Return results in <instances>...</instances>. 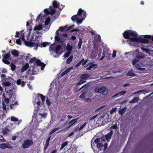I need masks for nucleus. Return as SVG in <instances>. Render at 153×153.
I'll return each instance as SVG.
<instances>
[{
    "label": "nucleus",
    "instance_id": "nucleus-1",
    "mask_svg": "<svg viewBox=\"0 0 153 153\" xmlns=\"http://www.w3.org/2000/svg\"><path fill=\"white\" fill-rule=\"evenodd\" d=\"M53 5L54 8L53 7L50 6L49 9H46L44 10L45 14L43 16H42L41 13L38 16L36 21H39L40 23L43 22L45 21V25H47L49 24L50 21V19L49 17V15L51 14V16H53L55 13H56V16L55 17V18H57L59 15V13L57 12L55 8H58L60 10H62L64 7V6L61 5L59 3L56 1H54L53 2Z\"/></svg>",
    "mask_w": 153,
    "mask_h": 153
},
{
    "label": "nucleus",
    "instance_id": "nucleus-2",
    "mask_svg": "<svg viewBox=\"0 0 153 153\" xmlns=\"http://www.w3.org/2000/svg\"><path fill=\"white\" fill-rule=\"evenodd\" d=\"M23 31H21L20 33L18 32H16L15 36L18 37L19 36V35H21L22 40L24 42L25 45L27 46L45 47L46 46L49 45H50V43L48 42H42L37 35H34L33 34V36H32L28 34L27 38L28 41H27L24 38V34L22 33Z\"/></svg>",
    "mask_w": 153,
    "mask_h": 153
},
{
    "label": "nucleus",
    "instance_id": "nucleus-3",
    "mask_svg": "<svg viewBox=\"0 0 153 153\" xmlns=\"http://www.w3.org/2000/svg\"><path fill=\"white\" fill-rule=\"evenodd\" d=\"M74 26V25L69 27L65 26L64 27H60L56 32L57 35L55 37L56 41L59 44L63 45L64 41L66 40L67 37V34L63 33V32L65 31H68L70 30Z\"/></svg>",
    "mask_w": 153,
    "mask_h": 153
},
{
    "label": "nucleus",
    "instance_id": "nucleus-4",
    "mask_svg": "<svg viewBox=\"0 0 153 153\" xmlns=\"http://www.w3.org/2000/svg\"><path fill=\"white\" fill-rule=\"evenodd\" d=\"M105 141V140L102 138H97L94 140L93 139L91 141V148L94 152L98 153L102 149V148L103 147L102 142Z\"/></svg>",
    "mask_w": 153,
    "mask_h": 153
},
{
    "label": "nucleus",
    "instance_id": "nucleus-5",
    "mask_svg": "<svg viewBox=\"0 0 153 153\" xmlns=\"http://www.w3.org/2000/svg\"><path fill=\"white\" fill-rule=\"evenodd\" d=\"M86 12L84 10L80 8L77 14L71 17V20L74 21L75 20L78 25L81 24L86 17Z\"/></svg>",
    "mask_w": 153,
    "mask_h": 153
},
{
    "label": "nucleus",
    "instance_id": "nucleus-6",
    "mask_svg": "<svg viewBox=\"0 0 153 153\" xmlns=\"http://www.w3.org/2000/svg\"><path fill=\"white\" fill-rule=\"evenodd\" d=\"M124 38L129 39L132 42H139V38L137 33L134 31L128 30L125 31L123 34Z\"/></svg>",
    "mask_w": 153,
    "mask_h": 153
},
{
    "label": "nucleus",
    "instance_id": "nucleus-7",
    "mask_svg": "<svg viewBox=\"0 0 153 153\" xmlns=\"http://www.w3.org/2000/svg\"><path fill=\"white\" fill-rule=\"evenodd\" d=\"M49 51L51 52H54L59 55L63 52L62 47L60 45L56 46L55 44L51 45L49 48Z\"/></svg>",
    "mask_w": 153,
    "mask_h": 153
},
{
    "label": "nucleus",
    "instance_id": "nucleus-8",
    "mask_svg": "<svg viewBox=\"0 0 153 153\" xmlns=\"http://www.w3.org/2000/svg\"><path fill=\"white\" fill-rule=\"evenodd\" d=\"M9 95V96L10 97L9 100L8 98H4V100H2V104H6V105H8L9 102L10 104V105H14V104H16V103L14 102V103H13L16 100L15 99V94H13V93L11 95Z\"/></svg>",
    "mask_w": 153,
    "mask_h": 153
},
{
    "label": "nucleus",
    "instance_id": "nucleus-9",
    "mask_svg": "<svg viewBox=\"0 0 153 153\" xmlns=\"http://www.w3.org/2000/svg\"><path fill=\"white\" fill-rule=\"evenodd\" d=\"M10 83L8 81L4 82L2 85L5 87V90L6 92L8 95H11L13 94V91L14 90L13 88L10 86Z\"/></svg>",
    "mask_w": 153,
    "mask_h": 153
},
{
    "label": "nucleus",
    "instance_id": "nucleus-10",
    "mask_svg": "<svg viewBox=\"0 0 153 153\" xmlns=\"http://www.w3.org/2000/svg\"><path fill=\"white\" fill-rule=\"evenodd\" d=\"M95 92L97 93H102L103 95L106 94L108 91V89L105 86L101 88L97 87L94 90Z\"/></svg>",
    "mask_w": 153,
    "mask_h": 153
},
{
    "label": "nucleus",
    "instance_id": "nucleus-11",
    "mask_svg": "<svg viewBox=\"0 0 153 153\" xmlns=\"http://www.w3.org/2000/svg\"><path fill=\"white\" fill-rule=\"evenodd\" d=\"M33 143V141L31 140L27 139L24 141L22 144V147L24 149H26L32 146Z\"/></svg>",
    "mask_w": 153,
    "mask_h": 153
},
{
    "label": "nucleus",
    "instance_id": "nucleus-12",
    "mask_svg": "<svg viewBox=\"0 0 153 153\" xmlns=\"http://www.w3.org/2000/svg\"><path fill=\"white\" fill-rule=\"evenodd\" d=\"M38 60H37L36 58L34 57L33 58L31 59L29 61V62L31 63H33L34 62L36 63V64H35L33 66V68L32 69V71H33V73L35 74H36V72L38 71L37 69L35 67H37V65H36V61Z\"/></svg>",
    "mask_w": 153,
    "mask_h": 153
},
{
    "label": "nucleus",
    "instance_id": "nucleus-13",
    "mask_svg": "<svg viewBox=\"0 0 153 153\" xmlns=\"http://www.w3.org/2000/svg\"><path fill=\"white\" fill-rule=\"evenodd\" d=\"M89 76L88 74H84L80 76L79 81L77 83V85H79L85 82Z\"/></svg>",
    "mask_w": 153,
    "mask_h": 153
},
{
    "label": "nucleus",
    "instance_id": "nucleus-14",
    "mask_svg": "<svg viewBox=\"0 0 153 153\" xmlns=\"http://www.w3.org/2000/svg\"><path fill=\"white\" fill-rule=\"evenodd\" d=\"M144 57V55L142 53H140L136 56L135 58L133 60L132 63L133 65H135L137 63L139 60Z\"/></svg>",
    "mask_w": 153,
    "mask_h": 153
},
{
    "label": "nucleus",
    "instance_id": "nucleus-15",
    "mask_svg": "<svg viewBox=\"0 0 153 153\" xmlns=\"http://www.w3.org/2000/svg\"><path fill=\"white\" fill-rule=\"evenodd\" d=\"M95 52L91 53L90 54V56L91 58L95 59L96 58L97 53L98 52V48L96 46H94Z\"/></svg>",
    "mask_w": 153,
    "mask_h": 153
},
{
    "label": "nucleus",
    "instance_id": "nucleus-16",
    "mask_svg": "<svg viewBox=\"0 0 153 153\" xmlns=\"http://www.w3.org/2000/svg\"><path fill=\"white\" fill-rule=\"evenodd\" d=\"M42 28V25L39 24L38 25H36L33 29L34 33L37 34L39 33Z\"/></svg>",
    "mask_w": 153,
    "mask_h": 153
},
{
    "label": "nucleus",
    "instance_id": "nucleus-17",
    "mask_svg": "<svg viewBox=\"0 0 153 153\" xmlns=\"http://www.w3.org/2000/svg\"><path fill=\"white\" fill-rule=\"evenodd\" d=\"M109 115L107 113H104L102 114L100 117L98 119V121H101V120H105V121L109 119Z\"/></svg>",
    "mask_w": 153,
    "mask_h": 153
},
{
    "label": "nucleus",
    "instance_id": "nucleus-18",
    "mask_svg": "<svg viewBox=\"0 0 153 153\" xmlns=\"http://www.w3.org/2000/svg\"><path fill=\"white\" fill-rule=\"evenodd\" d=\"M36 65H37V67H38V66H41V69L42 70L44 69L45 65V64L43 63L39 59H38V60L37 61Z\"/></svg>",
    "mask_w": 153,
    "mask_h": 153
},
{
    "label": "nucleus",
    "instance_id": "nucleus-19",
    "mask_svg": "<svg viewBox=\"0 0 153 153\" xmlns=\"http://www.w3.org/2000/svg\"><path fill=\"white\" fill-rule=\"evenodd\" d=\"M45 97L42 94H39L37 96V98H38L39 101H41L42 104L45 101Z\"/></svg>",
    "mask_w": 153,
    "mask_h": 153
},
{
    "label": "nucleus",
    "instance_id": "nucleus-20",
    "mask_svg": "<svg viewBox=\"0 0 153 153\" xmlns=\"http://www.w3.org/2000/svg\"><path fill=\"white\" fill-rule=\"evenodd\" d=\"M0 148L5 149V148H10V146L8 143H2L0 144Z\"/></svg>",
    "mask_w": 153,
    "mask_h": 153
},
{
    "label": "nucleus",
    "instance_id": "nucleus-21",
    "mask_svg": "<svg viewBox=\"0 0 153 153\" xmlns=\"http://www.w3.org/2000/svg\"><path fill=\"white\" fill-rule=\"evenodd\" d=\"M2 133L4 135L8 134L10 133V130L8 128H5L2 129Z\"/></svg>",
    "mask_w": 153,
    "mask_h": 153
},
{
    "label": "nucleus",
    "instance_id": "nucleus-22",
    "mask_svg": "<svg viewBox=\"0 0 153 153\" xmlns=\"http://www.w3.org/2000/svg\"><path fill=\"white\" fill-rule=\"evenodd\" d=\"M28 63L25 64L21 68V72H24L26 71L29 67Z\"/></svg>",
    "mask_w": 153,
    "mask_h": 153
},
{
    "label": "nucleus",
    "instance_id": "nucleus-23",
    "mask_svg": "<svg viewBox=\"0 0 153 153\" xmlns=\"http://www.w3.org/2000/svg\"><path fill=\"white\" fill-rule=\"evenodd\" d=\"M16 83L18 85H21V86L22 87H23L25 85V82L23 81H22L21 79H19L17 80Z\"/></svg>",
    "mask_w": 153,
    "mask_h": 153
},
{
    "label": "nucleus",
    "instance_id": "nucleus-24",
    "mask_svg": "<svg viewBox=\"0 0 153 153\" xmlns=\"http://www.w3.org/2000/svg\"><path fill=\"white\" fill-rule=\"evenodd\" d=\"M78 119L76 118L75 119L72 120L69 123V124L70 125L67 127V129H68L69 128H70L72 125H73L76 122L77 120Z\"/></svg>",
    "mask_w": 153,
    "mask_h": 153
},
{
    "label": "nucleus",
    "instance_id": "nucleus-25",
    "mask_svg": "<svg viewBox=\"0 0 153 153\" xmlns=\"http://www.w3.org/2000/svg\"><path fill=\"white\" fill-rule=\"evenodd\" d=\"M126 93V91H122L117 94H115V95L112 96V97L113 99L117 97H119L120 96L123 94L125 93Z\"/></svg>",
    "mask_w": 153,
    "mask_h": 153
},
{
    "label": "nucleus",
    "instance_id": "nucleus-26",
    "mask_svg": "<svg viewBox=\"0 0 153 153\" xmlns=\"http://www.w3.org/2000/svg\"><path fill=\"white\" fill-rule=\"evenodd\" d=\"M11 53L13 56L17 57L19 55V52L18 51L14 49L11 51Z\"/></svg>",
    "mask_w": 153,
    "mask_h": 153
},
{
    "label": "nucleus",
    "instance_id": "nucleus-27",
    "mask_svg": "<svg viewBox=\"0 0 153 153\" xmlns=\"http://www.w3.org/2000/svg\"><path fill=\"white\" fill-rule=\"evenodd\" d=\"M112 132L111 131L110 133H108L105 136V137L106 140L108 142L111 139V137L112 134Z\"/></svg>",
    "mask_w": 153,
    "mask_h": 153
},
{
    "label": "nucleus",
    "instance_id": "nucleus-28",
    "mask_svg": "<svg viewBox=\"0 0 153 153\" xmlns=\"http://www.w3.org/2000/svg\"><path fill=\"white\" fill-rule=\"evenodd\" d=\"M33 103L34 104H37L38 105H40L41 103V101H39L38 98H37V97L33 100Z\"/></svg>",
    "mask_w": 153,
    "mask_h": 153
},
{
    "label": "nucleus",
    "instance_id": "nucleus-29",
    "mask_svg": "<svg viewBox=\"0 0 153 153\" xmlns=\"http://www.w3.org/2000/svg\"><path fill=\"white\" fill-rule=\"evenodd\" d=\"M73 69L72 67H70L68 68L66 71L63 72L61 76H63L67 73H69L70 71Z\"/></svg>",
    "mask_w": 153,
    "mask_h": 153
},
{
    "label": "nucleus",
    "instance_id": "nucleus-30",
    "mask_svg": "<svg viewBox=\"0 0 153 153\" xmlns=\"http://www.w3.org/2000/svg\"><path fill=\"white\" fill-rule=\"evenodd\" d=\"M66 49L68 51L71 52L72 49V46L71 43H68L66 47Z\"/></svg>",
    "mask_w": 153,
    "mask_h": 153
},
{
    "label": "nucleus",
    "instance_id": "nucleus-31",
    "mask_svg": "<svg viewBox=\"0 0 153 153\" xmlns=\"http://www.w3.org/2000/svg\"><path fill=\"white\" fill-rule=\"evenodd\" d=\"M87 124L86 122H85L84 123L83 125H82V126H81L80 127H77L76 128L75 130L74 131H77V130H80L82 129Z\"/></svg>",
    "mask_w": 153,
    "mask_h": 153
},
{
    "label": "nucleus",
    "instance_id": "nucleus-32",
    "mask_svg": "<svg viewBox=\"0 0 153 153\" xmlns=\"http://www.w3.org/2000/svg\"><path fill=\"white\" fill-rule=\"evenodd\" d=\"M132 70L131 71H129L127 73V75L128 76H130L132 77H133L136 76V74L135 73L132 72Z\"/></svg>",
    "mask_w": 153,
    "mask_h": 153
},
{
    "label": "nucleus",
    "instance_id": "nucleus-33",
    "mask_svg": "<svg viewBox=\"0 0 153 153\" xmlns=\"http://www.w3.org/2000/svg\"><path fill=\"white\" fill-rule=\"evenodd\" d=\"M126 108H123L120 109L119 111V113L121 115H122L125 112Z\"/></svg>",
    "mask_w": 153,
    "mask_h": 153
},
{
    "label": "nucleus",
    "instance_id": "nucleus-34",
    "mask_svg": "<svg viewBox=\"0 0 153 153\" xmlns=\"http://www.w3.org/2000/svg\"><path fill=\"white\" fill-rule=\"evenodd\" d=\"M10 56V52H9L8 53L4 54V55H3V59H9V58Z\"/></svg>",
    "mask_w": 153,
    "mask_h": 153
},
{
    "label": "nucleus",
    "instance_id": "nucleus-35",
    "mask_svg": "<svg viewBox=\"0 0 153 153\" xmlns=\"http://www.w3.org/2000/svg\"><path fill=\"white\" fill-rule=\"evenodd\" d=\"M139 100V98L138 97H135L133 100L129 102V103H135L138 101Z\"/></svg>",
    "mask_w": 153,
    "mask_h": 153
},
{
    "label": "nucleus",
    "instance_id": "nucleus-36",
    "mask_svg": "<svg viewBox=\"0 0 153 153\" xmlns=\"http://www.w3.org/2000/svg\"><path fill=\"white\" fill-rule=\"evenodd\" d=\"M51 137V136H50L48 137V138L47 139V141H46V143L45 144V149H46L48 147V146L49 144L50 140Z\"/></svg>",
    "mask_w": 153,
    "mask_h": 153
},
{
    "label": "nucleus",
    "instance_id": "nucleus-37",
    "mask_svg": "<svg viewBox=\"0 0 153 153\" xmlns=\"http://www.w3.org/2000/svg\"><path fill=\"white\" fill-rule=\"evenodd\" d=\"M5 115L2 111L0 112V120H2L5 117Z\"/></svg>",
    "mask_w": 153,
    "mask_h": 153
},
{
    "label": "nucleus",
    "instance_id": "nucleus-38",
    "mask_svg": "<svg viewBox=\"0 0 153 153\" xmlns=\"http://www.w3.org/2000/svg\"><path fill=\"white\" fill-rule=\"evenodd\" d=\"M100 35L97 34H95L94 37V40L97 41H100Z\"/></svg>",
    "mask_w": 153,
    "mask_h": 153
},
{
    "label": "nucleus",
    "instance_id": "nucleus-39",
    "mask_svg": "<svg viewBox=\"0 0 153 153\" xmlns=\"http://www.w3.org/2000/svg\"><path fill=\"white\" fill-rule=\"evenodd\" d=\"M135 68L141 71H144L145 70V68H141L140 66L138 65H135Z\"/></svg>",
    "mask_w": 153,
    "mask_h": 153
},
{
    "label": "nucleus",
    "instance_id": "nucleus-40",
    "mask_svg": "<svg viewBox=\"0 0 153 153\" xmlns=\"http://www.w3.org/2000/svg\"><path fill=\"white\" fill-rule=\"evenodd\" d=\"M10 67L12 71H13L15 70L16 66L13 63H12L10 65Z\"/></svg>",
    "mask_w": 153,
    "mask_h": 153
},
{
    "label": "nucleus",
    "instance_id": "nucleus-41",
    "mask_svg": "<svg viewBox=\"0 0 153 153\" xmlns=\"http://www.w3.org/2000/svg\"><path fill=\"white\" fill-rule=\"evenodd\" d=\"M11 120L13 122H17L19 121L18 119L15 117H11Z\"/></svg>",
    "mask_w": 153,
    "mask_h": 153
},
{
    "label": "nucleus",
    "instance_id": "nucleus-42",
    "mask_svg": "<svg viewBox=\"0 0 153 153\" xmlns=\"http://www.w3.org/2000/svg\"><path fill=\"white\" fill-rule=\"evenodd\" d=\"M36 119L35 118H33L32 121V123L33 124H34L35 125H38V122L36 121Z\"/></svg>",
    "mask_w": 153,
    "mask_h": 153
},
{
    "label": "nucleus",
    "instance_id": "nucleus-43",
    "mask_svg": "<svg viewBox=\"0 0 153 153\" xmlns=\"http://www.w3.org/2000/svg\"><path fill=\"white\" fill-rule=\"evenodd\" d=\"M68 144V142L66 141L63 143L62 144L61 147L60 148V149H62L65 146H66Z\"/></svg>",
    "mask_w": 153,
    "mask_h": 153
},
{
    "label": "nucleus",
    "instance_id": "nucleus-44",
    "mask_svg": "<svg viewBox=\"0 0 153 153\" xmlns=\"http://www.w3.org/2000/svg\"><path fill=\"white\" fill-rule=\"evenodd\" d=\"M88 62V60L86 59L85 60L84 59H82L81 61V63L82 65H84L86 64Z\"/></svg>",
    "mask_w": 153,
    "mask_h": 153
},
{
    "label": "nucleus",
    "instance_id": "nucleus-45",
    "mask_svg": "<svg viewBox=\"0 0 153 153\" xmlns=\"http://www.w3.org/2000/svg\"><path fill=\"white\" fill-rule=\"evenodd\" d=\"M82 43V40L81 39H79V42L78 43V46L79 47V49H80Z\"/></svg>",
    "mask_w": 153,
    "mask_h": 153
},
{
    "label": "nucleus",
    "instance_id": "nucleus-46",
    "mask_svg": "<svg viewBox=\"0 0 153 153\" xmlns=\"http://www.w3.org/2000/svg\"><path fill=\"white\" fill-rule=\"evenodd\" d=\"M59 129V128H55L53 129L50 132V133H49V134L51 135V134H52L53 133L55 132L58 130Z\"/></svg>",
    "mask_w": 153,
    "mask_h": 153
},
{
    "label": "nucleus",
    "instance_id": "nucleus-47",
    "mask_svg": "<svg viewBox=\"0 0 153 153\" xmlns=\"http://www.w3.org/2000/svg\"><path fill=\"white\" fill-rule=\"evenodd\" d=\"M8 59H3L2 61L5 64L9 65L10 64V62L7 60Z\"/></svg>",
    "mask_w": 153,
    "mask_h": 153
},
{
    "label": "nucleus",
    "instance_id": "nucleus-48",
    "mask_svg": "<svg viewBox=\"0 0 153 153\" xmlns=\"http://www.w3.org/2000/svg\"><path fill=\"white\" fill-rule=\"evenodd\" d=\"M20 39H21V37H20L19 39H16V42L18 45H21V41Z\"/></svg>",
    "mask_w": 153,
    "mask_h": 153
},
{
    "label": "nucleus",
    "instance_id": "nucleus-49",
    "mask_svg": "<svg viewBox=\"0 0 153 153\" xmlns=\"http://www.w3.org/2000/svg\"><path fill=\"white\" fill-rule=\"evenodd\" d=\"M144 37L145 38H151L152 40L153 41V36H150L148 35H144Z\"/></svg>",
    "mask_w": 153,
    "mask_h": 153
},
{
    "label": "nucleus",
    "instance_id": "nucleus-50",
    "mask_svg": "<svg viewBox=\"0 0 153 153\" xmlns=\"http://www.w3.org/2000/svg\"><path fill=\"white\" fill-rule=\"evenodd\" d=\"M71 53V52L69 51H68L66 53L64 54V56L65 57H68L70 54Z\"/></svg>",
    "mask_w": 153,
    "mask_h": 153
},
{
    "label": "nucleus",
    "instance_id": "nucleus-51",
    "mask_svg": "<svg viewBox=\"0 0 153 153\" xmlns=\"http://www.w3.org/2000/svg\"><path fill=\"white\" fill-rule=\"evenodd\" d=\"M72 57H70L67 60V63L68 64L70 63L72 61Z\"/></svg>",
    "mask_w": 153,
    "mask_h": 153
},
{
    "label": "nucleus",
    "instance_id": "nucleus-52",
    "mask_svg": "<svg viewBox=\"0 0 153 153\" xmlns=\"http://www.w3.org/2000/svg\"><path fill=\"white\" fill-rule=\"evenodd\" d=\"M142 41V42H143V43L145 44H147L149 42V40L145 38L143 39Z\"/></svg>",
    "mask_w": 153,
    "mask_h": 153
},
{
    "label": "nucleus",
    "instance_id": "nucleus-53",
    "mask_svg": "<svg viewBox=\"0 0 153 153\" xmlns=\"http://www.w3.org/2000/svg\"><path fill=\"white\" fill-rule=\"evenodd\" d=\"M39 114L40 115L41 117L45 118L47 116V114L45 113L43 114Z\"/></svg>",
    "mask_w": 153,
    "mask_h": 153
},
{
    "label": "nucleus",
    "instance_id": "nucleus-54",
    "mask_svg": "<svg viewBox=\"0 0 153 153\" xmlns=\"http://www.w3.org/2000/svg\"><path fill=\"white\" fill-rule=\"evenodd\" d=\"M83 101L88 102H91V100L89 98H84L83 99Z\"/></svg>",
    "mask_w": 153,
    "mask_h": 153
},
{
    "label": "nucleus",
    "instance_id": "nucleus-55",
    "mask_svg": "<svg viewBox=\"0 0 153 153\" xmlns=\"http://www.w3.org/2000/svg\"><path fill=\"white\" fill-rule=\"evenodd\" d=\"M116 108H113L112 109L110 112V114H113L114 112L116 111Z\"/></svg>",
    "mask_w": 153,
    "mask_h": 153
},
{
    "label": "nucleus",
    "instance_id": "nucleus-56",
    "mask_svg": "<svg viewBox=\"0 0 153 153\" xmlns=\"http://www.w3.org/2000/svg\"><path fill=\"white\" fill-rule=\"evenodd\" d=\"M2 138L0 139V141L1 142H4L6 141V140L4 138L1 136Z\"/></svg>",
    "mask_w": 153,
    "mask_h": 153
},
{
    "label": "nucleus",
    "instance_id": "nucleus-57",
    "mask_svg": "<svg viewBox=\"0 0 153 153\" xmlns=\"http://www.w3.org/2000/svg\"><path fill=\"white\" fill-rule=\"evenodd\" d=\"M1 72L2 73H7V70L5 68H3L1 70Z\"/></svg>",
    "mask_w": 153,
    "mask_h": 153
},
{
    "label": "nucleus",
    "instance_id": "nucleus-58",
    "mask_svg": "<svg viewBox=\"0 0 153 153\" xmlns=\"http://www.w3.org/2000/svg\"><path fill=\"white\" fill-rule=\"evenodd\" d=\"M116 51H113L112 57L113 58L115 57L116 56Z\"/></svg>",
    "mask_w": 153,
    "mask_h": 153
},
{
    "label": "nucleus",
    "instance_id": "nucleus-59",
    "mask_svg": "<svg viewBox=\"0 0 153 153\" xmlns=\"http://www.w3.org/2000/svg\"><path fill=\"white\" fill-rule=\"evenodd\" d=\"M46 103L48 105H50L51 104V102L50 100L48 99H47L46 100Z\"/></svg>",
    "mask_w": 153,
    "mask_h": 153
},
{
    "label": "nucleus",
    "instance_id": "nucleus-60",
    "mask_svg": "<svg viewBox=\"0 0 153 153\" xmlns=\"http://www.w3.org/2000/svg\"><path fill=\"white\" fill-rule=\"evenodd\" d=\"M86 96H85V94L84 93H83L79 96V97L81 98H84Z\"/></svg>",
    "mask_w": 153,
    "mask_h": 153
},
{
    "label": "nucleus",
    "instance_id": "nucleus-61",
    "mask_svg": "<svg viewBox=\"0 0 153 153\" xmlns=\"http://www.w3.org/2000/svg\"><path fill=\"white\" fill-rule=\"evenodd\" d=\"M143 51H145L147 53H149V54L150 53V51H151L150 50L146 49H145V50H143Z\"/></svg>",
    "mask_w": 153,
    "mask_h": 153
},
{
    "label": "nucleus",
    "instance_id": "nucleus-62",
    "mask_svg": "<svg viewBox=\"0 0 153 153\" xmlns=\"http://www.w3.org/2000/svg\"><path fill=\"white\" fill-rule=\"evenodd\" d=\"M96 65H95V64H94L93 63H91L90 65V67L91 68V69L93 67L95 66Z\"/></svg>",
    "mask_w": 153,
    "mask_h": 153
},
{
    "label": "nucleus",
    "instance_id": "nucleus-63",
    "mask_svg": "<svg viewBox=\"0 0 153 153\" xmlns=\"http://www.w3.org/2000/svg\"><path fill=\"white\" fill-rule=\"evenodd\" d=\"M3 104V106H2V108L3 109V110L5 111V110H6V105H6V104Z\"/></svg>",
    "mask_w": 153,
    "mask_h": 153
},
{
    "label": "nucleus",
    "instance_id": "nucleus-64",
    "mask_svg": "<svg viewBox=\"0 0 153 153\" xmlns=\"http://www.w3.org/2000/svg\"><path fill=\"white\" fill-rule=\"evenodd\" d=\"M27 86L28 88L30 89H31L32 88V86L30 84H27Z\"/></svg>",
    "mask_w": 153,
    "mask_h": 153
}]
</instances>
